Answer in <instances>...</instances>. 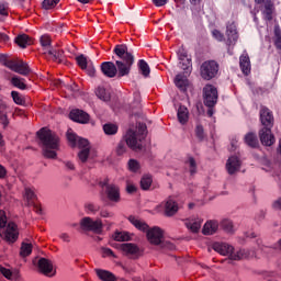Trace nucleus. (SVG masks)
<instances>
[{
  "instance_id": "obj_42",
  "label": "nucleus",
  "mask_w": 281,
  "mask_h": 281,
  "mask_svg": "<svg viewBox=\"0 0 281 281\" xmlns=\"http://www.w3.org/2000/svg\"><path fill=\"white\" fill-rule=\"evenodd\" d=\"M105 135H117V125L113 123H106L103 125Z\"/></svg>"
},
{
  "instance_id": "obj_52",
  "label": "nucleus",
  "mask_w": 281,
  "mask_h": 281,
  "mask_svg": "<svg viewBox=\"0 0 281 281\" xmlns=\"http://www.w3.org/2000/svg\"><path fill=\"white\" fill-rule=\"evenodd\" d=\"M212 36L213 38H215V41H218L220 43H223V41H225V35L216 29L212 31Z\"/></svg>"
},
{
  "instance_id": "obj_41",
  "label": "nucleus",
  "mask_w": 281,
  "mask_h": 281,
  "mask_svg": "<svg viewBox=\"0 0 281 281\" xmlns=\"http://www.w3.org/2000/svg\"><path fill=\"white\" fill-rule=\"evenodd\" d=\"M76 63L80 69L85 70L87 67H89V59H87V56L83 54L76 57Z\"/></svg>"
},
{
  "instance_id": "obj_24",
  "label": "nucleus",
  "mask_w": 281,
  "mask_h": 281,
  "mask_svg": "<svg viewBox=\"0 0 281 281\" xmlns=\"http://www.w3.org/2000/svg\"><path fill=\"white\" fill-rule=\"evenodd\" d=\"M0 273L3 274V277L7 278V280H11V281H16L19 280V278H21V274L19 273V271L12 272L10 269L3 266H0Z\"/></svg>"
},
{
  "instance_id": "obj_19",
  "label": "nucleus",
  "mask_w": 281,
  "mask_h": 281,
  "mask_svg": "<svg viewBox=\"0 0 281 281\" xmlns=\"http://www.w3.org/2000/svg\"><path fill=\"white\" fill-rule=\"evenodd\" d=\"M38 269L44 273V276H49L54 271V265L49 259L46 258H40L38 260Z\"/></svg>"
},
{
  "instance_id": "obj_20",
  "label": "nucleus",
  "mask_w": 281,
  "mask_h": 281,
  "mask_svg": "<svg viewBox=\"0 0 281 281\" xmlns=\"http://www.w3.org/2000/svg\"><path fill=\"white\" fill-rule=\"evenodd\" d=\"M95 274L101 281H117L120 278H117L113 272L104 269H95Z\"/></svg>"
},
{
  "instance_id": "obj_2",
  "label": "nucleus",
  "mask_w": 281,
  "mask_h": 281,
  "mask_svg": "<svg viewBox=\"0 0 281 281\" xmlns=\"http://www.w3.org/2000/svg\"><path fill=\"white\" fill-rule=\"evenodd\" d=\"M42 146L43 157L45 159H58V150H60V137L47 127H42L36 132Z\"/></svg>"
},
{
  "instance_id": "obj_27",
  "label": "nucleus",
  "mask_w": 281,
  "mask_h": 281,
  "mask_svg": "<svg viewBox=\"0 0 281 281\" xmlns=\"http://www.w3.org/2000/svg\"><path fill=\"white\" fill-rule=\"evenodd\" d=\"M175 85L180 91H187L188 90V77L183 75H177L175 78Z\"/></svg>"
},
{
  "instance_id": "obj_10",
  "label": "nucleus",
  "mask_w": 281,
  "mask_h": 281,
  "mask_svg": "<svg viewBox=\"0 0 281 281\" xmlns=\"http://www.w3.org/2000/svg\"><path fill=\"white\" fill-rule=\"evenodd\" d=\"M203 100L206 106H216L218 102V90L212 85H206L203 88Z\"/></svg>"
},
{
  "instance_id": "obj_40",
  "label": "nucleus",
  "mask_w": 281,
  "mask_h": 281,
  "mask_svg": "<svg viewBox=\"0 0 281 281\" xmlns=\"http://www.w3.org/2000/svg\"><path fill=\"white\" fill-rule=\"evenodd\" d=\"M179 67H180V69H183V71H186V74H189V71H191V69H192V58L187 57L186 59L180 60Z\"/></svg>"
},
{
  "instance_id": "obj_38",
  "label": "nucleus",
  "mask_w": 281,
  "mask_h": 281,
  "mask_svg": "<svg viewBox=\"0 0 281 281\" xmlns=\"http://www.w3.org/2000/svg\"><path fill=\"white\" fill-rule=\"evenodd\" d=\"M274 47L281 50V29L280 25H274Z\"/></svg>"
},
{
  "instance_id": "obj_17",
  "label": "nucleus",
  "mask_w": 281,
  "mask_h": 281,
  "mask_svg": "<svg viewBox=\"0 0 281 281\" xmlns=\"http://www.w3.org/2000/svg\"><path fill=\"white\" fill-rule=\"evenodd\" d=\"M69 115L70 120H72V122H77L78 124L89 123V114L82 110H72Z\"/></svg>"
},
{
  "instance_id": "obj_30",
  "label": "nucleus",
  "mask_w": 281,
  "mask_h": 281,
  "mask_svg": "<svg viewBox=\"0 0 281 281\" xmlns=\"http://www.w3.org/2000/svg\"><path fill=\"white\" fill-rule=\"evenodd\" d=\"M137 133H138V135L136 134L137 142L138 144H142V139H145L148 133V127L146 126V123H138Z\"/></svg>"
},
{
  "instance_id": "obj_46",
  "label": "nucleus",
  "mask_w": 281,
  "mask_h": 281,
  "mask_svg": "<svg viewBox=\"0 0 281 281\" xmlns=\"http://www.w3.org/2000/svg\"><path fill=\"white\" fill-rule=\"evenodd\" d=\"M90 153H91V149H89V148L81 149L78 153V157H79V160L81 161V164H87V159H89Z\"/></svg>"
},
{
  "instance_id": "obj_53",
  "label": "nucleus",
  "mask_w": 281,
  "mask_h": 281,
  "mask_svg": "<svg viewBox=\"0 0 281 281\" xmlns=\"http://www.w3.org/2000/svg\"><path fill=\"white\" fill-rule=\"evenodd\" d=\"M8 225V217L5 216V211L0 210V229H4Z\"/></svg>"
},
{
  "instance_id": "obj_36",
  "label": "nucleus",
  "mask_w": 281,
  "mask_h": 281,
  "mask_svg": "<svg viewBox=\"0 0 281 281\" xmlns=\"http://www.w3.org/2000/svg\"><path fill=\"white\" fill-rule=\"evenodd\" d=\"M153 186V176H143L140 179V188L142 190H150V187Z\"/></svg>"
},
{
  "instance_id": "obj_50",
  "label": "nucleus",
  "mask_w": 281,
  "mask_h": 281,
  "mask_svg": "<svg viewBox=\"0 0 281 281\" xmlns=\"http://www.w3.org/2000/svg\"><path fill=\"white\" fill-rule=\"evenodd\" d=\"M158 247H160V249H164V250L168 249L169 251H175V249H176L175 244H172L170 241H164V239L158 245Z\"/></svg>"
},
{
  "instance_id": "obj_31",
  "label": "nucleus",
  "mask_w": 281,
  "mask_h": 281,
  "mask_svg": "<svg viewBox=\"0 0 281 281\" xmlns=\"http://www.w3.org/2000/svg\"><path fill=\"white\" fill-rule=\"evenodd\" d=\"M40 43L44 49V54H48L49 49H54L52 47V38L49 37V35H42L40 38Z\"/></svg>"
},
{
  "instance_id": "obj_63",
  "label": "nucleus",
  "mask_w": 281,
  "mask_h": 281,
  "mask_svg": "<svg viewBox=\"0 0 281 281\" xmlns=\"http://www.w3.org/2000/svg\"><path fill=\"white\" fill-rule=\"evenodd\" d=\"M273 210H281V196L272 203Z\"/></svg>"
},
{
  "instance_id": "obj_23",
  "label": "nucleus",
  "mask_w": 281,
  "mask_h": 281,
  "mask_svg": "<svg viewBox=\"0 0 281 281\" xmlns=\"http://www.w3.org/2000/svg\"><path fill=\"white\" fill-rule=\"evenodd\" d=\"M244 142L249 148H258L260 143L258 142V135L254 132H249L245 135Z\"/></svg>"
},
{
  "instance_id": "obj_35",
  "label": "nucleus",
  "mask_w": 281,
  "mask_h": 281,
  "mask_svg": "<svg viewBox=\"0 0 281 281\" xmlns=\"http://www.w3.org/2000/svg\"><path fill=\"white\" fill-rule=\"evenodd\" d=\"M218 227H220V229H223L227 234H233L234 233V223H232V221H229V220H223L220 223Z\"/></svg>"
},
{
  "instance_id": "obj_32",
  "label": "nucleus",
  "mask_w": 281,
  "mask_h": 281,
  "mask_svg": "<svg viewBox=\"0 0 281 281\" xmlns=\"http://www.w3.org/2000/svg\"><path fill=\"white\" fill-rule=\"evenodd\" d=\"M67 140L69 142V145L71 148H76L78 146V135L74 132V130L69 128L66 134Z\"/></svg>"
},
{
  "instance_id": "obj_58",
  "label": "nucleus",
  "mask_w": 281,
  "mask_h": 281,
  "mask_svg": "<svg viewBox=\"0 0 281 281\" xmlns=\"http://www.w3.org/2000/svg\"><path fill=\"white\" fill-rule=\"evenodd\" d=\"M100 216H101V218H111V217H113V213L109 212V210L102 209L100 211Z\"/></svg>"
},
{
  "instance_id": "obj_49",
  "label": "nucleus",
  "mask_w": 281,
  "mask_h": 281,
  "mask_svg": "<svg viewBox=\"0 0 281 281\" xmlns=\"http://www.w3.org/2000/svg\"><path fill=\"white\" fill-rule=\"evenodd\" d=\"M77 146L81 150H85V148H89V150H91V146L89 145V140L87 138H80L79 137L78 140H77Z\"/></svg>"
},
{
  "instance_id": "obj_1",
  "label": "nucleus",
  "mask_w": 281,
  "mask_h": 281,
  "mask_svg": "<svg viewBox=\"0 0 281 281\" xmlns=\"http://www.w3.org/2000/svg\"><path fill=\"white\" fill-rule=\"evenodd\" d=\"M113 54L119 58L115 61H103L101 64V71L106 78H124L131 74L133 65H135V55L128 52L126 44H117L114 46Z\"/></svg>"
},
{
  "instance_id": "obj_48",
  "label": "nucleus",
  "mask_w": 281,
  "mask_h": 281,
  "mask_svg": "<svg viewBox=\"0 0 281 281\" xmlns=\"http://www.w3.org/2000/svg\"><path fill=\"white\" fill-rule=\"evenodd\" d=\"M127 167L131 172H137V170H139V162L135 159H130Z\"/></svg>"
},
{
  "instance_id": "obj_33",
  "label": "nucleus",
  "mask_w": 281,
  "mask_h": 281,
  "mask_svg": "<svg viewBox=\"0 0 281 281\" xmlns=\"http://www.w3.org/2000/svg\"><path fill=\"white\" fill-rule=\"evenodd\" d=\"M188 108L181 105L178 109V121L180 122V124H188Z\"/></svg>"
},
{
  "instance_id": "obj_18",
  "label": "nucleus",
  "mask_w": 281,
  "mask_h": 281,
  "mask_svg": "<svg viewBox=\"0 0 281 281\" xmlns=\"http://www.w3.org/2000/svg\"><path fill=\"white\" fill-rule=\"evenodd\" d=\"M165 216H175L177 212H179V204H177V201L172 200V198H169L165 202Z\"/></svg>"
},
{
  "instance_id": "obj_21",
  "label": "nucleus",
  "mask_w": 281,
  "mask_h": 281,
  "mask_svg": "<svg viewBox=\"0 0 281 281\" xmlns=\"http://www.w3.org/2000/svg\"><path fill=\"white\" fill-rule=\"evenodd\" d=\"M239 67L245 76H249V74H251V61L249 59V55H241L239 57Z\"/></svg>"
},
{
  "instance_id": "obj_54",
  "label": "nucleus",
  "mask_w": 281,
  "mask_h": 281,
  "mask_svg": "<svg viewBox=\"0 0 281 281\" xmlns=\"http://www.w3.org/2000/svg\"><path fill=\"white\" fill-rule=\"evenodd\" d=\"M189 170L190 175H194L196 172V160L194 157H189Z\"/></svg>"
},
{
  "instance_id": "obj_60",
  "label": "nucleus",
  "mask_w": 281,
  "mask_h": 281,
  "mask_svg": "<svg viewBox=\"0 0 281 281\" xmlns=\"http://www.w3.org/2000/svg\"><path fill=\"white\" fill-rule=\"evenodd\" d=\"M88 74V76H90L91 78H93V76H95V67L88 65L87 69H85Z\"/></svg>"
},
{
  "instance_id": "obj_28",
  "label": "nucleus",
  "mask_w": 281,
  "mask_h": 281,
  "mask_svg": "<svg viewBox=\"0 0 281 281\" xmlns=\"http://www.w3.org/2000/svg\"><path fill=\"white\" fill-rule=\"evenodd\" d=\"M95 95L99 100H102V102H111V92L106 91L104 87H98Z\"/></svg>"
},
{
  "instance_id": "obj_47",
  "label": "nucleus",
  "mask_w": 281,
  "mask_h": 281,
  "mask_svg": "<svg viewBox=\"0 0 281 281\" xmlns=\"http://www.w3.org/2000/svg\"><path fill=\"white\" fill-rule=\"evenodd\" d=\"M57 3H60V0H44L42 2V8L44 10H52Z\"/></svg>"
},
{
  "instance_id": "obj_61",
  "label": "nucleus",
  "mask_w": 281,
  "mask_h": 281,
  "mask_svg": "<svg viewBox=\"0 0 281 281\" xmlns=\"http://www.w3.org/2000/svg\"><path fill=\"white\" fill-rule=\"evenodd\" d=\"M154 5H156V8H164V5H166V3H168V0H151Z\"/></svg>"
},
{
  "instance_id": "obj_3",
  "label": "nucleus",
  "mask_w": 281,
  "mask_h": 281,
  "mask_svg": "<svg viewBox=\"0 0 281 281\" xmlns=\"http://www.w3.org/2000/svg\"><path fill=\"white\" fill-rule=\"evenodd\" d=\"M127 220L139 232H146L147 239L151 245H161V240H164V231L161 228L158 226L150 228L146 222L135 217V215H130Z\"/></svg>"
},
{
  "instance_id": "obj_39",
  "label": "nucleus",
  "mask_w": 281,
  "mask_h": 281,
  "mask_svg": "<svg viewBox=\"0 0 281 281\" xmlns=\"http://www.w3.org/2000/svg\"><path fill=\"white\" fill-rule=\"evenodd\" d=\"M114 240H116L117 243H126L131 240V235L126 232H116L114 234Z\"/></svg>"
},
{
  "instance_id": "obj_59",
  "label": "nucleus",
  "mask_w": 281,
  "mask_h": 281,
  "mask_svg": "<svg viewBox=\"0 0 281 281\" xmlns=\"http://www.w3.org/2000/svg\"><path fill=\"white\" fill-rule=\"evenodd\" d=\"M0 14L1 16H8V4L0 3Z\"/></svg>"
},
{
  "instance_id": "obj_22",
  "label": "nucleus",
  "mask_w": 281,
  "mask_h": 281,
  "mask_svg": "<svg viewBox=\"0 0 281 281\" xmlns=\"http://www.w3.org/2000/svg\"><path fill=\"white\" fill-rule=\"evenodd\" d=\"M218 227L217 221H209L204 224L202 234H204V236H212L215 232H218Z\"/></svg>"
},
{
  "instance_id": "obj_5",
  "label": "nucleus",
  "mask_w": 281,
  "mask_h": 281,
  "mask_svg": "<svg viewBox=\"0 0 281 281\" xmlns=\"http://www.w3.org/2000/svg\"><path fill=\"white\" fill-rule=\"evenodd\" d=\"M128 148L136 151L144 148V145L137 140V133L133 130H128L123 139L116 145V157H124L128 153Z\"/></svg>"
},
{
  "instance_id": "obj_34",
  "label": "nucleus",
  "mask_w": 281,
  "mask_h": 281,
  "mask_svg": "<svg viewBox=\"0 0 281 281\" xmlns=\"http://www.w3.org/2000/svg\"><path fill=\"white\" fill-rule=\"evenodd\" d=\"M138 69L145 78H148L150 76V66H148V63L144 59L138 60Z\"/></svg>"
},
{
  "instance_id": "obj_7",
  "label": "nucleus",
  "mask_w": 281,
  "mask_h": 281,
  "mask_svg": "<svg viewBox=\"0 0 281 281\" xmlns=\"http://www.w3.org/2000/svg\"><path fill=\"white\" fill-rule=\"evenodd\" d=\"M3 66L8 67V69H11V71H14L15 74H20V76H30V74H32V69H30V66L23 60L7 58Z\"/></svg>"
},
{
  "instance_id": "obj_9",
  "label": "nucleus",
  "mask_w": 281,
  "mask_h": 281,
  "mask_svg": "<svg viewBox=\"0 0 281 281\" xmlns=\"http://www.w3.org/2000/svg\"><path fill=\"white\" fill-rule=\"evenodd\" d=\"M101 188H105V194L109 201L112 203H120L122 201V196L120 194V187L114 183H109V180H104L100 182Z\"/></svg>"
},
{
  "instance_id": "obj_45",
  "label": "nucleus",
  "mask_w": 281,
  "mask_h": 281,
  "mask_svg": "<svg viewBox=\"0 0 281 281\" xmlns=\"http://www.w3.org/2000/svg\"><path fill=\"white\" fill-rule=\"evenodd\" d=\"M85 211L88 214H95L97 212H100V205L95 203L88 202L85 204Z\"/></svg>"
},
{
  "instance_id": "obj_12",
  "label": "nucleus",
  "mask_w": 281,
  "mask_h": 281,
  "mask_svg": "<svg viewBox=\"0 0 281 281\" xmlns=\"http://www.w3.org/2000/svg\"><path fill=\"white\" fill-rule=\"evenodd\" d=\"M121 251H124L126 256H133L134 258H139L142 256V248L137 244L125 243L120 245Z\"/></svg>"
},
{
  "instance_id": "obj_8",
  "label": "nucleus",
  "mask_w": 281,
  "mask_h": 281,
  "mask_svg": "<svg viewBox=\"0 0 281 281\" xmlns=\"http://www.w3.org/2000/svg\"><path fill=\"white\" fill-rule=\"evenodd\" d=\"M200 71L203 80H212V78H216V74H218V63L215 60L204 61L201 65Z\"/></svg>"
},
{
  "instance_id": "obj_15",
  "label": "nucleus",
  "mask_w": 281,
  "mask_h": 281,
  "mask_svg": "<svg viewBox=\"0 0 281 281\" xmlns=\"http://www.w3.org/2000/svg\"><path fill=\"white\" fill-rule=\"evenodd\" d=\"M4 238L7 243H16L19 238V231L16 228V224H14L13 222H10L8 224L4 233Z\"/></svg>"
},
{
  "instance_id": "obj_4",
  "label": "nucleus",
  "mask_w": 281,
  "mask_h": 281,
  "mask_svg": "<svg viewBox=\"0 0 281 281\" xmlns=\"http://www.w3.org/2000/svg\"><path fill=\"white\" fill-rule=\"evenodd\" d=\"M213 249L221 256H229V260H247L254 256V251L249 249L241 248L237 251H234V247L225 243H214Z\"/></svg>"
},
{
  "instance_id": "obj_11",
  "label": "nucleus",
  "mask_w": 281,
  "mask_h": 281,
  "mask_svg": "<svg viewBox=\"0 0 281 281\" xmlns=\"http://www.w3.org/2000/svg\"><path fill=\"white\" fill-rule=\"evenodd\" d=\"M260 122L263 126V128H273V112L269 110L267 106H261L260 112Z\"/></svg>"
},
{
  "instance_id": "obj_44",
  "label": "nucleus",
  "mask_w": 281,
  "mask_h": 281,
  "mask_svg": "<svg viewBox=\"0 0 281 281\" xmlns=\"http://www.w3.org/2000/svg\"><path fill=\"white\" fill-rule=\"evenodd\" d=\"M11 97L15 104H19L20 106H25V99L23 98V95H21V93H19L18 91H12Z\"/></svg>"
},
{
  "instance_id": "obj_14",
  "label": "nucleus",
  "mask_w": 281,
  "mask_h": 281,
  "mask_svg": "<svg viewBox=\"0 0 281 281\" xmlns=\"http://www.w3.org/2000/svg\"><path fill=\"white\" fill-rule=\"evenodd\" d=\"M226 36L229 45H236L238 43V27L236 26V22H227Z\"/></svg>"
},
{
  "instance_id": "obj_62",
  "label": "nucleus",
  "mask_w": 281,
  "mask_h": 281,
  "mask_svg": "<svg viewBox=\"0 0 281 281\" xmlns=\"http://www.w3.org/2000/svg\"><path fill=\"white\" fill-rule=\"evenodd\" d=\"M66 89L70 91V93H76L78 91V85L76 83L67 85Z\"/></svg>"
},
{
  "instance_id": "obj_13",
  "label": "nucleus",
  "mask_w": 281,
  "mask_h": 281,
  "mask_svg": "<svg viewBox=\"0 0 281 281\" xmlns=\"http://www.w3.org/2000/svg\"><path fill=\"white\" fill-rule=\"evenodd\" d=\"M259 139L263 146H273L276 136L271 133V127H263L259 131Z\"/></svg>"
},
{
  "instance_id": "obj_57",
  "label": "nucleus",
  "mask_w": 281,
  "mask_h": 281,
  "mask_svg": "<svg viewBox=\"0 0 281 281\" xmlns=\"http://www.w3.org/2000/svg\"><path fill=\"white\" fill-rule=\"evenodd\" d=\"M0 124L5 128L10 124V120H8V114H0Z\"/></svg>"
},
{
  "instance_id": "obj_64",
  "label": "nucleus",
  "mask_w": 281,
  "mask_h": 281,
  "mask_svg": "<svg viewBox=\"0 0 281 281\" xmlns=\"http://www.w3.org/2000/svg\"><path fill=\"white\" fill-rule=\"evenodd\" d=\"M103 255L104 256H112L115 258V254H113V250L111 248H102Z\"/></svg>"
},
{
  "instance_id": "obj_37",
  "label": "nucleus",
  "mask_w": 281,
  "mask_h": 281,
  "mask_svg": "<svg viewBox=\"0 0 281 281\" xmlns=\"http://www.w3.org/2000/svg\"><path fill=\"white\" fill-rule=\"evenodd\" d=\"M186 227H188L193 234H199V231L201 229V221L187 222Z\"/></svg>"
},
{
  "instance_id": "obj_26",
  "label": "nucleus",
  "mask_w": 281,
  "mask_h": 281,
  "mask_svg": "<svg viewBox=\"0 0 281 281\" xmlns=\"http://www.w3.org/2000/svg\"><path fill=\"white\" fill-rule=\"evenodd\" d=\"M15 43L19 45V47H22V49H25L27 45H32V37H30L27 34H21L15 37Z\"/></svg>"
},
{
  "instance_id": "obj_29",
  "label": "nucleus",
  "mask_w": 281,
  "mask_h": 281,
  "mask_svg": "<svg viewBox=\"0 0 281 281\" xmlns=\"http://www.w3.org/2000/svg\"><path fill=\"white\" fill-rule=\"evenodd\" d=\"M11 85L14 86L16 89H21V91H25L27 89V85H25V79L13 76L10 80Z\"/></svg>"
},
{
  "instance_id": "obj_25",
  "label": "nucleus",
  "mask_w": 281,
  "mask_h": 281,
  "mask_svg": "<svg viewBox=\"0 0 281 281\" xmlns=\"http://www.w3.org/2000/svg\"><path fill=\"white\" fill-rule=\"evenodd\" d=\"M49 58H52V60H54L55 63H63L64 58H65V52L60 50V49H54V48H49L48 53H46Z\"/></svg>"
},
{
  "instance_id": "obj_56",
  "label": "nucleus",
  "mask_w": 281,
  "mask_h": 281,
  "mask_svg": "<svg viewBox=\"0 0 281 281\" xmlns=\"http://www.w3.org/2000/svg\"><path fill=\"white\" fill-rule=\"evenodd\" d=\"M178 58L179 60H186L188 58V50L186 48L181 47L178 49Z\"/></svg>"
},
{
  "instance_id": "obj_16",
  "label": "nucleus",
  "mask_w": 281,
  "mask_h": 281,
  "mask_svg": "<svg viewBox=\"0 0 281 281\" xmlns=\"http://www.w3.org/2000/svg\"><path fill=\"white\" fill-rule=\"evenodd\" d=\"M240 158L238 156H231L226 161V170L228 175H236L240 170Z\"/></svg>"
},
{
  "instance_id": "obj_6",
  "label": "nucleus",
  "mask_w": 281,
  "mask_h": 281,
  "mask_svg": "<svg viewBox=\"0 0 281 281\" xmlns=\"http://www.w3.org/2000/svg\"><path fill=\"white\" fill-rule=\"evenodd\" d=\"M80 228L82 232H92V234H102L104 229V224H102V220H93L89 216H86L80 220L79 222Z\"/></svg>"
},
{
  "instance_id": "obj_51",
  "label": "nucleus",
  "mask_w": 281,
  "mask_h": 281,
  "mask_svg": "<svg viewBox=\"0 0 281 281\" xmlns=\"http://www.w3.org/2000/svg\"><path fill=\"white\" fill-rule=\"evenodd\" d=\"M195 136L198 137L199 142H203V139H205V132L203 130V125H196Z\"/></svg>"
},
{
  "instance_id": "obj_43",
  "label": "nucleus",
  "mask_w": 281,
  "mask_h": 281,
  "mask_svg": "<svg viewBox=\"0 0 281 281\" xmlns=\"http://www.w3.org/2000/svg\"><path fill=\"white\" fill-rule=\"evenodd\" d=\"M32 254V244H27L25 241L22 243L21 245V251L20 255L22 258H27Z\"/></svg>"
},
{
  "instance_id": "obj_55",
  "label": "nucleus",
  "mask_w": 281,
  "mask_h": 281,
  "mask_svg": "<svg viewBox=\"0 0 281 281\" xmlns=\"http://www.w3.org/2000/svg\"><path fill=\"white\" fill-rule=\"evenodd\" d=\"M25 196L29 203H31V201H34L36 199V193H34L32 189H25Z\"/></svg>"
}]
</instances>
